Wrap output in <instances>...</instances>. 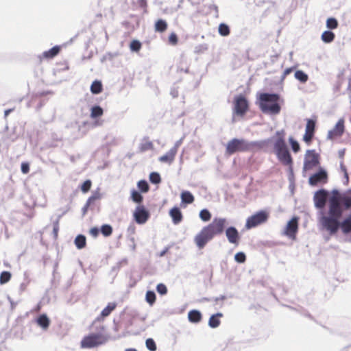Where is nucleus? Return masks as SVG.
Here are the masks:
<instances>
[{
  "label": "nucleus",
  "instance_id": "55",
  "mask_svg": "<svg viewBox=\"0 0 351 351\" xmlns=\"http://www.w3.org/2000/svg\"><path fill=\"white\" fill-rule=\"evenodd\" d=\"M152 148V143L151 142H147L145 144L142 145L141 149L143 151L151 149Z\"/></svg>",
  "mask_w": 351,
  "mask_h": 351
},
{
  "label": "nucleus",
  "instance_id": "13",
  "mask_svg": "<svg viewBox=\"0 0 351 351\" xmlns=\"http://www.w3.org/2000/svg\"><path fill=\"white\" fill-rule=\"evenodd\" d=\"M298 217H293L289 220L286 226L285 234L291 239H294L298 230Z\"/></svg>",
  "mask_w": 351,
  "mask_h": 351
},
{
  "label": "nucleus",
  "instance_id": "12",
  "mask_svg": "<svg viewBox=\"0 0 351 351\" xmlns=\"http://www.w3.org/2000/svg\"><path fill=\"white\" fill-rule=\"evenodd\" d=\"M329 196V192L325 189L317 190L313 196L315 207L317 209L322 210L326 203V199Z\"/></svg>",
  "mask_w": 351,
  "mask_h": 351
},
{
  "label": "nucleus",
  "instance_id": "54",
  "mask_svg": "<svg viewBox=\"0 0 351 351\" xmlns=\"http://www.w3.org/2000/svg\"><path fill=\"white\" fill-rule=\"evenodd\" d=\"M138 5L145 10V12H147V0H138Z\"/></svg>",
  "mask_w": 351,
  "mask_h": 351
},
{
  "label": "nucleus",
  "instance_id": "3",
  "mask_svg": "<svg viewBox=\"0 0 351 351\" xmlns=\"http://www.w3.org/2000/svg\"><path fill=\"white\" fill-rule=\"evenodd\" d=\"M275 136L270 138L255 141H249L244 138H232L226 145L227 154L231 155L237 152H254L263 149L271 143Z\"/></svg>",
  "mask_w": 351,
  "mask_h": 351
},
{
  "label": "nucleus",
  "instance_id": "15",
  "mask_svg": "<svg viewBox=\"0 0 351 351\" xmlns=\"http://www.w3.org/2000/svg\"><path fill=\"white\" fill-rule=\"evenodd\" d=\"M327 213L343 215V210L342 208L340 206L336 197H330L329 199L328 210Z\"/></svg>",
  "mask_w": 351,
  "mask_h": 351
},
{
  "label": "nucleus",
  "instance_id": "9",
  "mask_svg": "<svg viewBox=\"0 0 351 351\" xmlns=\"http://www.w3.org/2000/svg\"><path fill=\"white\" fill-rule=\"evenodd\" d=\"M328 178L327 171L324 167L319 166L317 171L309 177L308 184L312 186H315L319 184L326 183Z\"/></svg>",
  "mask_w": 351,
  "mask_h": 351
},
{
  "label": "nucleus",
  "instance_id": "21",
  "mask_svg": "<svg viewBox=\"0 0 351 351\" xmlns=\"http://www.w3.org/2000/svg\"><path fill=\"white\" fill-rule=\"evenodd\" d=\"M202 314L199 310L193 309L188 313V319L191 323L198 324L202 321Z\"/></svg>",
  "mask_w": 351,
  "mask_h": 351
},
{
  "label": "nucleus",
  "instance_id": "46",
  "mask_svg": "<svg viewBox=\"0 0 351 351\" xmlns=\"http://www.w3.org/2000/svg\"><path fill=\"white\" fill-rule=\"evenodd\" d=\"M156 291L161 295H166L168 291L167 286L163 283H159L157 285Z\"/></svg>",
  "mask_w": 351,
  "mask_h": 351
},
{
  "label": "nucleus",
  "instance_id": "10",
  "mask_svg": "<svg viewBox=\"0 0 351 351\" xmlns=\"http://www.w3.org/2000/svg\"><path fill=\"white\" fill-rule=\"evenodd\" d=\"M248 110V101L246 97L240 94L234 99V112L237 115L243 116Z\"/></svg>",
  "mask_w": 351,
  "mask_h": 351
},
{
  "label": "nucleus",
  "instance_id": "32",
  "mask_svg": "<svg viewBox=\"0 0 351 351\" xmlns=\"http://www.w3.org/2000/svg\"><path fill=\"white\" fill-rule=\"evenodd\" d=\"M131 199L134 202L140 204L143 202V197L141 191L132 189L131 191Z\"/></svg>",
  "mask_w": 351,
  "mask_h": 351
},
{
  "label": "nucleus",
  "instance_id": "17",
  "mask_svg": "<svg viewBox=\"0 0 351 351\" xmlns=\"http://www.w3.org/2000/svg\"><path fill=\"white\" fill-rule=\"evenodd\" d=\"M339 230L344 235L351 234V214L341 218Z\"/></svg>",
  "mask_w": 351,
  "mask_h": 351
},
{
  "label": "nucleus",
  "instance_id": "57",
  "mask_svg": "<svg viewBox=\"0 0 351 351\" xmlns=\"http://www.w3.org/2000/svg\"><path fill=\"white\" fill-rule=\"evenodd\" d=\"M170 94L173 98H176L178 97V90L176 88H172Z\"/></svg>",
  "mask_w": 351,
  "mask_h": 351
},
{
  "label": "nucleus",
  "instance_id": "11",
  "mask_svg": "<svg viewBox=\"0 0 351 351\" xmlns=\"http://www.w3.org/2000/svg\"><path fill=\"white\" fill-rule=\"evenodd\" d=\"M134 219L138 224L145 223L150 217L149 211L143 205H138L136 207L133 213Z\"/></svg>",
  "mask_w": 351,
  "mask_h": 351
},
{
  "label": "nucleus",
  "instance_id": "36",
  "mask_svg": "<svg viewBox=\"0 0 351 351\" xmlns=\"http://www.w3.org/2000/svg\"><path fill=\"white\" fill-rule=\"evenodd\" d=\"M156 298V295L154 291H147L145 294V300L150 306H152L155 303Z\"/></svg>",
  "mask_w": 351,
  "mask_h": 351
},
{
  "label": "nucleus",
  "instance_id": "2",
  "mask_svg": "<svg viewBox=\"0 0 351 351\" xmlns=\"http://www.w3.org/2000/svg\"><path fill=\"white\" fill-rule=\"evenodd\" d=\"M285 135L286 133L284 130H280L276 132L275 138L273 141L274 152L280 163H282L283 165L289 167V179L291 180V178L293 176V160L289 147L286 143Z\"/></svg>",
  "mask_w": 351,
  "mask_h": 351
},
{
  "label": "nucleus",
  "instance_id": "44",
  "mask_svg": "<svg viewBox=\"0 0 351 351\" xmlns=\"http://www.w3.org/2000/svg\"><path fill=\"white\" fill-rule=\"evenodd\" d=\"M145 346L149 351H156L157 350L156 343L152 338H148L146 339Z\"/></svg>",
  "mask_w": 351,
  "mask_h": 351
},
{
  "label": "nucleus",
  "instance_id": "38",
  "mask_svg": "<svg viewBox=\"0 0 351 351\" xmlns=\"http://www.w3.org/2000/svg\"><path fill=\"white\" fill-rule=\"evenodd\" d=\"M289 143L290 144L291 150L294 153H298V152H300V143H298V141L297 140H295L293 137L290 136L289 138Z\"/></svg>",
  "mask_w": 351,
  "mask_h": 351
},
{
  "label": "nucleus",
  "instance_id": "26",
  "mask_svg": "<svg viewBox=\"0 0 351 351\" xmlns=\"http://www.w3.org/2000/svg\"><path fill=\"white\" fill-rule=\"evenodd\" d=\"M315 127V123H313L312 131L309 132V122H307L306 125V132L303 136V140L305 143H306L308 144L309 143H311V141L313 138V136L314 135Z\"/></svg>",
  "mask_w": 351,
  "mask_h": 351
},
{
  "label": "nucleus",
  "instance_id": "49",
  "mask_svg": "<svg viewBox=\"0 0 351 351\" xmlns=\"http://www.w3.org/2000/svg\"><path fill=\"white\" fill-rule=\"evenodd\" d=\"M21 171L24 174L28 173L29 172V164L27 162H23L21 165Z\"/></svg>",
  "mask_w": 351,
  "mask_h": 351
},
{
  "label": "nucleus",
  "instance_id": "34",
  "mask_svg": "<svg viewBox=\"0 0 351 351\" xmlns=\"http://www.w3.org/2000/svg\"><path fill=\"white\" fill-rule=\"evenodd\" d=\"M199 217L204 222L209 221L212 217L210 212L207 208L202 209L199 213Z\"/></svg>",
  "mask_w": 351,
  "mask_h": 351
},
{
  "label": "nucleus",
  "instance_id": "48",
  "mask_svg": "<svg viewBox=\"0 0 351 351\" xmlns=\"http://www.w3.org/2000/svg\"><path fill=\"white\" fill-rule=\"evenodd\" d=\"M100 198V194L98 192L94 193L90 197H89L86 201L90 205L93 203L95 200Z\"/></svg>",
  "mask_w": 351,
  "mask_h": 351
},
{
  "label": "nucleus",
  "instance_id": "8",
  "mask_svg": "<svg viewBox=\"0 0 351 351\" xmlns=\"http://www.w3.org/2000/svg\"><path fill=\"white\" fill-rule=\"evenodd\" d=\"M319 154L315 149H308L304 160L303 173L319 165Z\"/></svg>",
  "mask_w": 351,
  "mask_h": 351
},
{
  "label": "nucleus",
  "instance_id": "37",
  "mask_svg": "<svg viewBox=\"0 0 351 351\" xmlns=\"http://www.w3.org/2000/svg\"><path fill=\"white\" fill-rule=\"evenodd\" d=\"M218 32L221 36H227L230 34V29L227 24L221 23L219 25Z\"/></svg>",
  "mask_w": 351,
  "mask_h": 351
},
{
  "label": "nucleus",
  "instance_id": "14",
  "mask_svg": "<svg viewBox=\"0 0 351 351\" xmlns=\"http://www.w3.org/2000/svg\"><path fill=\"white\" fill-rule=\"evenodd\" d=\"M345 126L343 119H339L335 127L328 131L327 138L330 140H333L337 137L341 136L344 132Z\"/></svg>",
  "mask_w": 351,
  "mask_h": 351
},
{
  "label": "nucleus",
  "instance_id": "62",
  "mask_svg": "<svg viewBox=\"0 0 351 351\" xmlns=\"http://www.w3.org/2000/svg\"><path fill=\"white\" fill-rule=\"evenodd\" d=\"M343 177L345 178V181H343V184L348 185V182H349V176H348V171L346 173H343Z\"/></svg>",
  "mask_w": 351,
  "mask_h": 351
},
{
  "label": "nucleus",
  "instance_id": "39",
  "mask_svg": "<svg viewBox=\"0 0 351 351\" xmlns=\"http://www.w3.org/2000/svg\"><path fill=\"white\" fill-rule=\"evenodd\" d=\"M149 178L152 184H158L161 182V177L158 172L153 171L150 173Z\"/></svg>",
  "mask_w": 351,
  "mask_h": 351
},
{
  "label": "nucleus",
  "instance_id": "63",
  "mask_svg": "<svg viewBox=\"0 0 351 351\" xmlns=\"http://www.w3.org/2000/svg\"><path fill=\"white\" fill-rule=\"evenodd\" d=\"M117 56V53H107L104 57V59H106V58H108L110 60H112V58L114 57H115Z\"/></svg>",
  "mask_w": 351,
  "mask_h": 351
},
{
  "label": "nucleus",
  "instance_id": "1",
  "mask_svg": "<svg viewBox=\"0 0 351 351\" xmlns=\"http://www.w3.org/2000/svg\"><path fill=\"white\" fill-rule=\"evenodd\" d=\"M227 219L221 217H215L211 223L203 227L200 232L194 237V242L201 250L213 239L217 235H221L224 230L229 243L237 245L240 240V234L234 226L226 228Z\"/></svg>",
  "mask_w": 351,
  "mask_h": 351
},
{
  "label": "nucleus",
  "instance_id": "25",
  "mask_svg": "<svg viewBox=\"0 0 351 351\" xmlns=\"http://www.w3.org/2000/svg\"><path fill=\"white\" fill-rule=\"evenodd\" d=\"M180 198L182 202L185 204H192L195 200L193 195L189 191H183L180 194Z\"/></svg>",
  "mask_w": 351,
  "mask_h": 351
},
{
  "label": "nucleus",
  "instance_id": "58",
  "mask_svg": "<svg viewBox=\"0 0 351 351\" xmlns=\"http://www.w3.org/2000/svg\"><path fill=\"white\" fill-rule=\"evenodd\" d=\"M90 206V205L86 202L85 205L83 206V208H82V213L83 216H84L86 214Z\"/></svg>",
  "mask_w": 351,
  "mask_h": 351
},
{
  "label": "nucleus",
  "instance_id": "60",
  "mask_svg": "<svg viewBox=\"0 0 351 351\" xmlns=\"http://www.w3.org/2000/svg\"><path fill=\"white\" fill-rule=\"evenodd\" d=\"M226 299V296L224 295H221L219 297L213 298V301H215V302H217L219 300H225Z\"/></svg>",
  "mask_w": 351,
  "mask_h": 351
},
{
  "label": "nucleus",
  "instance_id": "5",
  "mask_svg": "<svg viewBox=\"0 0 351 351\" xmlns=\"http://www.w3.org/2000/svg\"><path fill=\"white\" fill-rule=\"evenodd\" d=\"M95 330V332H91L82 339L80 343L82 348H94L104 345L108 341V337L104 334L105 330L104 325L99 324L96 326Z\"/></svg>",
  "mask_w": 351,
  "mask_h": 351
},
{
  "label": "nucleus",
  "instance_id": "56",
  "mask_svg": "<svg viewBox=\"0 0 351 351\" xmlns=\"http://www.w3.org/2000/svg\"><path fill=\"white\" fill-rule=\"evenodd\" d=\"M183 139H184V137H182L181 138H180L178 141H177L175 144H174V146L172 147V148H176V153L177 154L178 152V147L181 145V144L182 143V141H183Z\"/></svg>",
  "mask_w": 351,
  "mask_h": 351
},
{
  "label": "nucleus",
  "instance_id": "51",
  "mask_svg": "<svg viewBox=\"0 0 351 351\" xmlns=\"http://www.w3.org/2000/svg\"><path fill=\"white\" fill-rule=\"evenodd\" d=\"M100 232V228L97 227H93L90 229L89 233L93 237H97Z\"/></svg>",
  "mask_w": 351,
  "mask_h": 351
},
{
  "label": "nucleus",
  "instance_id": "53",
  "mask_svg": "<svg viewBox=\"0 0 351 351\" xmlns=\"http://www.w3.org/2000/svg\"><path fill=\"white\" fill-rule=\"evenodd\" d=\"M294 70V67H289V68H287L283 73H282V80H284L285 78V77L288 75H289L290 73H291Z\"/></svg>",
  "mask_w": 351,
  "mask_h": 351
},
{
  "label": "nucleus",
  "instance_id": "16",
  "mask_svg": "<svg viewBox=\"0 0 351 351\" xmlns=\"http://www.w3.org/2000/svg\"><path fill=\"white\" fill-rule=\"evenodd\" d=\"M117 304L115 302L108 303V305L101 311L100 315L98 316L93 323V325L97 324L100 322L104 317H108L112 311L115 309Z\"/></svg>",
  "mask_w": 351,
  "mask_h": 351
},
{
  "label": "nucleus",
  "instance_id": "59",
  "mask_svg": "<svg viewBox=\"0 0 351 351\" xmlns=\"http://www.w3.org/2000/svg\"><path fill=\"white\" fill-rule=\"evenodd\" d=\"M170 249V247L169 246H167V247H165L159 254V256L160 257H162L164 256L169 251V250Z\"/></svg>",
  "mask_w": 351,
  "mask_h": 351
},
{
  "label": "nucleus",
  "instance_id": "24",
  "mask_svg": "<svg viewBox=\"0 0 351 351\" xmlns=\"http://www.w3.org/2000/svg\"><path fill=\"white\" fill-rule=\"evenodd\" d=\"M340 197L344 208L347 210L351 209V189L341 194Z\"/></svg>",
  "mask_w": 351,
  "mask_h": 351
},
{
  "label": "nucleus",
  "instance_id": "40",
  "mask_svg": "<svg viewBox=\"0 0 351 351\" xmlns=\"http://www.w3.org/2000/svg\"><path fill=\"white\" fill-rule=\"evenodd\" d=\"M100 232L104 237H108L112 233V227L110 224H103L100 228Z\"/></svg>",
  "mask_w": 351,
  "mask_h": 351
},
{
  "label": "nucleus",
  "instance_id": "18",
  "mask_svg": "<svg viewBox=\"0 0 351 351\" xmlns=\"http://www.w3.org/2000/svg\"><path fill=\"white\" fill-rule=\"evenodd\" d=\"M169 216L172 219V222L175 225L180 223L183 219L181 209L178 206H174L169 210Z\"/></svg>",
  "mask_w": 351,
  "mask_h": 351
},
{
  "label": "nucleus",
  "instance_id": "27",
  "mask_svg": "<svg viewBox=\"0 0 351 351\" xmlns=\"http://www.w3.org/2000/svg\"><path fill=\"white\" fill-rule=\"evenodd\" d=\"M74 243L79 250L84 248L86 245V237L84 234H78L74 240Z\"/></svg>",
  "mask_w": 351,
  "mask_h": 351
},
{
  "label": "nucleus",
  "instance_id": "31",
  "mask_svg": "<svg viewBox=\"0 0 351 351\" xmlns=\"http://www.w3.org/2000/svg\"><path fill=\"white\" fill-rule=\"evenodd\" d=\"M294 77L301 83H306L308 80V75L302 70H297L294 73Z\"/></svg>",
  "mask_w": 351,
  "mask_h": 351
},
{
  "label": "nucleus",
  "instance_id": "61",
  "mask_svg": "<svg viewBox=\"0 0 351 351\" xmlns=\"http://www.w3.org/2000/svg\"><path fill=\"white\" fill-rule=\"evenodd\" d=\"M68 210H69V208L65 210L64 211H63L61 214L57 215L56 219L54 220L53 221H58V224H59V221H60V219L62 218V217L64 215H65L67 213Z\"/></svg>",
  "mask_w": 351,
  "mask_h": 351
},
{
  "label": "nucleus",
  "instance_id": "50",
  "mask_svg": "<svg viewBox=\"0 0 351 351\" xmlns=\"http://www.w3.org/2000/svg\"><path fill=\"white\" fill-rule=\"evenodd\" d=\"M178 36L176 33L172 32L169 36V41L172 45H176L178 43Z\"/></svg>",
  "mask_w": 351,
  "mask_h": 351
},
{
  "label": "nucleus",
  "instance_id": "64",
  "mask_svg": "<svg viewBox=\"0 0 351 351\" xmlns=\"http://www.w3.org/2000/svg\"><path fill=\"white\" fill-rule=\"evenodd\" d=\"M128 263V260L127 258H123L122 259L121 261H120L119 263H118V267H121L123 265H126Z\"/></svg>",
  "mask_w": 351,
  "mask_h": 351
},
{
  "label": "nucleus",
  "instance_id": "23",
  "mask_svg": "<svg viewBox=\"0 0 351 351\" xmlns=\"http://www.w3.org/2000/svg\"><path fill=\"white\" fill-rule=\"evenodd\" d=\"M60 51V47L58 45H56L51 48L50 49L44 51L41 56H39L40 58L42 57L46 59H51L56 57Z\"/></svg>",
  "mask_w": 351,
  "mask_h": 351
},
{
  "label": "nucleus",
  "instance_id": "19",
  "mask_svg": "<svg viewBox=\"0 0 351 351\" xmlns=\"http://www.w3.org/2000/svg\"><path fill=\"white\" fill-rule=\"evenodd\" d=\"M176 155V148H171L165 154L159 157L158 160L160 162L171 165L173 162Z\"/></svg>",
  "mask_w": 351,
  "mask_h": 351
},
{
  "label": "nucleus",
  "instance_id": "52",
  "mask_svg": "<svg viewBox=\"0 0 351 351\" xmlns=\"http://www.w3.org/2000/svg\"><path fill=\"white\" fill-rule=\"evenodd\" d=\"M53 234L55 239L57 238L59 231V224L58 221H53Z\"/></svg>",
  "mask_w": 351,
  "mask_h": 351
},
{
  "label": "nucleus",
  "instance_id": "20",
  "mask_svg": "<svg viewBox=\"0 0 351 351\" xmlns=\"http://www.w3.org/2000/svg\"><path fill=\"white\" fill-rule=\"evenodd\" d=\"M36 322L43 330H46L48 329L51 321L45 313H43L38 316Z\"/></svg>",
  "mask_w": 351,
  "mask_h": 351
},
{
  "label": "nucleus",
  "instance_id": "47",
  "mask_svg": "<svg viewBox=\"0 0 351 351\" xmlns=\"http://www.w3.org/2000/svg\"><path fill=\"white\" fill-rule=\"evenodd\" d=\"M92 182L90 180H85L81 185V190L83 193H87L90 187H91Z\"/></svg>",
  "mask_w": 351,
  "mask_h": 351
},
{
  "label": "nucleus",
  "instance_id": "6",
  "mask_svg": "<svg viewBox=\"0 0 351 351\" xmlns=\"http://www.w3.org/2000/svg\"><path fill=\"white\" fill-rule=\"evenodd\" d=\"M321 217L319 222L322 228L326 230L330 235H335L339 230V226L343 215L328 213L324 214L323 211L320 212Z\"/></svg>",
  "mask_w": 351,
  "mask_h": 351
},
{
  "label": "nucleus",
  "instance_id": "22",
  "mask_svg": "<svg viewBox=\"0 0 351 351\" xmlns=\"http://www.w3.org/2000/svg\"><path fill=\"white\" fill-rule=\"evenodd\" d=\"M223 316V313L219 312L213 314L208 319V326L211 328H216L219 327L221 324L220 318Z\"/></svg>",
  "mask_w": 351,
  "mask_h": 351
},
{
  "label": "nucleus",
  "instance_id": "28",
  "mask_svg": "<svg viewBox=\"0 0 351 351\" xmlns=\"http://www.w3.org/2000/svg\"><path fill=\"white\" fill-rule=\"evenodd\" d=\"M335 38V34L330 30L324 31L321 36L322 40L325 43H332Z\"/></svg>",
  "mask_w": 351,
  "mask_h": 351
},
{
  "label": "nucleus",
  "instance_id": "35",
  "mask_svg": "<svg viewBox=\"0 0 351 351\" xmlns=\"http://www.w3.org/2000/svg\"><path fill=\"white\" fill-rule=\"evenodd\" d=\"M137 187L138 189V191L141 193H147L149 190V185L147 180H141L137 182Z\"/></svg>",
  "mask_w": 351,
  "mask_h": 351
},
{
  "label": "nucleus",
  "instance_id": "29",
  "mask_svg": "<svg viewBox=\"0 0 351 351\" xmlns=\"http://www.w3.org/2000/svg\"><path fill=\"white\" fill-rule=\"evenodd\" d=\"M103 108L99 105H94L90 108V117L97 119L103 114Z\"/></svg>",
  "mask_w": 351,
  "mask_h": 351
},
{
  "label": "nucleus",
  "instance_id": "43",
  "mask_svg": "<svg viewBox=\"0 0 351 351\" xmlns=\"http://www.w3.org/2000/svg\"><path fill=\"white\" fill-rule=\"evenodd\" d=\"M11 273L8 271H3L0 274V285L7 283L11 278Z\"/></svg>",
  "mask_w": 351,
  "mask_h": 351
},
{
  "label": "nucleus",
  "instance_id": "42",
  "mask_svg": "<svg viewBox=\"0 0 351 351\" xmlns=\"http://www.w3.org/2000/svg\"><path fill=\"white\" fill-rule=\"evenodd\" d=\"M142 47L141 43L138 40H133L130 44V49L133 52H138Z\"/></svg>",
  "mask_w": 351,
  "mask_h": 351
},
{
  "label": "nucleus",
  "instance_id": "45",
  "mask_svg": "<svg viewBox=\"0 0 351 351\" xmlns=\"http://www.w3.org/2000/svg\"><path fill=\"white\" fill-rule=\"evenodd\" d=\"M234 260L238 263H243L246 261V255L243 252H239L235 254Z\"/></svg>",
  "mask_w": 351,
  "mask_h": 351
},
{
  "label": "nucleus",
  "instance_id": "30",
  "mask_svg": "<svg viewBox=\"0 0 351 351\" xmlns=\"http://www.w3.org/2000/svg\"><path fill=\"white\" fill-rule=\"evenodd\" d=\"M103 90L102 83L99 80H95L90 86V91L93 94H99Z\"/></svg>",
  "mask_w": 351,
  "mask_h": 351
},
{
  "label": "nucleus",
  "instance_id": "7",
  "mask_svg": "<svg viewBox=\"0 0 351 351\" xmlns=\"http://www.w3.org/2000/svg\"><path fill=\"white\" fill-rule=\"evenodd\" d=\"M269 216V215L267 211L261 210L247 219L245 228L247 229H252L263 224L268 220Z\"/></svg>",
  "mask_w": 351,
  "mask_h": 351
},
{
  "label": "nucleus",
  "instance_id": "4",
  "mask_svg": "<svg viewBox=\"0 0 351 351\" xmlns=\"http://www.w3.org/2000/svg\"><path fill=\"white\" fill-rule=\"evenodd\" d=\"M257 103L261 110L265 114H278L281 110L280 104V97L278 93H260Z\"/></svg>",
  "mask_w": 351,
  "mask_h": 351
},
{
  "label": "nucleus",
  "instance_id": "33",
  "mask_svg": "<svg viewBox=\"0 0 351 351\" xmlns=\"http://www.w3.org/2000/svg\"><path fill=\"white\" fill-rule=\"evenodd\" d=\"M167 28V23L166 21L163 19H158L155 23V30L158 32H163Z\"/></svg>",
  "mask_w": 351,
  "mask_h": 351
},
{
  "label": "nucleus",
  "instance_id": "41",
  "mask_svg": "<svg viewBox=\"0 0 351 351\" xmlns=\"http://www.w3.org/2000/svg\"><path fill=\"white\" fill-rule=\"evenodd\" d=\"M339 25L338 21L334 17H330L326 20V27L328 30H332L337 28Z\"/></svg>",
  "mask_w": 351,
  "mask_h": 351
}]
</instances>
